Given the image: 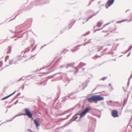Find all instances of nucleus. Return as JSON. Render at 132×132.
Listing matches in <instances>:
<instances>
[{"label":"nucleus","mask_w":132,"mask_h":132,"mask_svg":"<svg viewBox=\"0 0 132 132\" xmlns=\"http://www.w3.org/2000/svg\"><path fill=\"white\" fill-rule=\"evenodd\" d=\"M100 51V49H99V50H98V51Z\"/></svg>","instance_id":"obj_19"},{"label":"nucleus","mask_w":132,"mask_h":132,"mask_svg":"<svg viewBox=\"0 0 132 132\" xmlns=\"http://www.w3.org/2000/svg\"><path fill=\"white\" fill-rule=\"evenodd\" d=\"M102 47H100V49H102Z\"/></svg>","instance_id":"obj_17"},{"label":"nucleus","mask_w":132,"mask_h":132,"mask_svg":"<svg viewBox=\"0 0 132 132\" xmlns=\"http://www.w3.org/2000/svg\"><path fill=\"white\" fill-rule=\"evenodd\" d=\"M124 21V20H122V21H119V22H117V23H121V22H123Z\"/></svg>","instance_id":"obj_16"},{"label":"nucleus","mask_w":132,"mask_h":132,"mask_svg":"<svg viewBox=\"0 0 132 132\" xmlns=\"http://www.w3.org/2000/svg\"><path fill=\"white\" fill-rule=\"evenodd\" d=\"M114 0H108L105 5L106 8H108L112 5L114 3Z\"/></svg>","instance_id":"obj_3"},{"label":"nucleus","mask_w":132,"mask_h":132,"mask_svg":"<svg viewBox=\"0 0 132 132\" xmlns=\"http://www.w3.org/2000/svg\"><path fill=\"white\" fill-rule=\"evenodd\" d=\"M106 25H107L106 24V25L102 27V28L101 29H98L96 30H95V32L97 31L101 30H102L103 29H105V30L104 31H103L104 32H107L108 31V30L109 28L108 27H106Z\"/></svg>","instance_id":"obj_7"},{"label":"nucleus","mask_w":132,"mask_h":132,"mask_svg":"<svg viewBox=\"0 0 132 132\" xmlns=\"http://www.w3.org/2000/svg\"><path fill=\"white\" fill-rule=\"evenodd\" d=\"M3 64V62H0V67H1Z\"/></svg>","instance_id":"obj_14"},{"label":"nucleus","mask_w":132,"mask_h":132,"mask_svg":"<svg viewBox=\"0 0 132 132\" xmlns=\"http://www.w3.org/2000/svg\"><path fill=\"white\" fill-rule=\"evenodd\" d=\"M89 109L88 108H86L83 112L80 114V118L82 117L84 115H85L86 113L89 111Z\"/></svg>","instance_id":"obj_5"},{"label":"nucleus","mask_w":132,"mask_h":132,"mask_svg":"<svg viewBox=\"0 0 132 132\" xmlns=\"http://www.w3.org/2000/svg\"><path fill=\"white\" fill-rule=\"evenodd\" d=\"M116 30V29H115L114 30V31Z\"/></svg>","instance_id":"obj_20"},{"label":"nucleus","mask_w":132,"mask_h":132,"mask_svg":"<svg viewBox=\"0 0 132 132\" xmlns=\"http://www.w3.org/2000/svg\"><path fill=\"white\" fill-rule=\"evenodd\" d=\"M34 121L35 124L37 128L38 126H39V123L38 121L36 119H35L34 120Z\"/></svg>","instance_id":"obj_9"},{"label":"nucleus","mask_w":132,"mask_h":132,"mask_svg":"<svg viewBox=\"0 0 132 132\" xmlns=\"http://www.w3.org/2000/svg\"><path fill=\"white\" fill-rule=\"evenodd\" d=\"M112 115L113 117H118V112L117 110H113L112 112Z\"/></svg>","instance_id":"obj_4"},{"label":"nucleus","mask_w":132,"mask_h":132,"mask_svg":"<svg viewBox=\"0 0 132 132\" xmlns=\"http://www.w3.org/2000/svg\"><path fill=\"white\" fill-rule=\"evenodd\" d=\"M11 48H9V50L7 52V54H9V53H10L11 52Z\"/></svg>","instance_id":"obj_12"},{"label":"nucleus","mask_w":132,"mask_h":132,"mask_svg":"<svg viewBox=\"0 0 132 132\" xmlns=\"http://www.w3.org/2000/svg\"><path fill=\"white\" fill-rule=\"evenodd\" d=\"M78 117L77 116H74L72 118V120L73 121L76 120L78 118Z\"/></svg>","instance_id":"obj_11"},{"label":"nucleus","mask_w":132,"mask_h":132,"mask_svg":"<svg viewBox=\"0 0 132 132\" xmlns=\"http://www.w3.org/2000/svg\"><path fill=\"white\" fill-rule=\"evenodd\" d=\"M106 77H104L102 78V80H104L105 79H106Z\"/></svg>","instance_id":"obj_15"},{"label":"nucleus","mask_w":132,"mask_h":132,"mask_svg":"<svg viewBox=\"0 0 132 132\" xmlns=\"http://www.w3.org/2000/svg\"><path fill=\"white\" fill-rule=\"evenodd\" d=\"M16 92V91H15L14 92H13V93L11 94L6 96L4 98H2L1 100H4L7 98H8L9 97L11 96L14 94Z\"/></svg>","instance_id":"obj_8"},{"label":"nucleus","mask_w":132,"mask_h":132,"mask_svg":"<svg viewBox=\"0 0 132 132\" xmlns=\"http://www.w3.org/2000/svg\"><path fill=\"white\" fill-rule=\"evenodd\" d=\"M9 56H6L5 58V61H6L9 58Z\"/></svg>","instance_id":"obj_13"},{"label":"nucleus","mask_w":132,"mask_h":132,"mask_svg":"<svg viewBox=\"0 0 132 132\" xmlns=\"http://www.w3.org/2000/svg\"><path fill=\"white\" fill-rule=\"evenodd\" d=\"M104 99L103 97L100 95H94L87 98V100L89 102H94L96 103L97 101L102 100Z\"/></svg>","instance_id":"obj_1"},{"label":"nucleus","mask_w":132,"mask_h":132,"mask_svg":"<svg viewBox=\"0 0 132 132\" xmlns=\"http://www.w3.org/2000/svg\"><path fill=\"white\" fill-rule=\"evenodd\" d=\"M26 114H23L24 115H27L28 117L31 118L32 117V114L31 113L30 111L28 109H24Z\"/></svg>","instance_id":"obj_2"},{"label":"nucleus","mask_w":132,"mask_h":132,"mask_svg":"<svg viewBox=\"0 0 132 132\" xmlns=\"http://www.w3.org/2000/svg\"><path fill=\"white\" fill-rule=\"evenodd\" d=\"M89 109L88 108H86L83 112L80 114V118L82 117L84 115H85L86 113L89 111Z\"/></svg>","instance_id":"obj_6"},{"label":"nucleus","mask_w":132,"mask_h":132,"mask_svg":"<svg viewBox=\"0 0 132 132\" xmlns=\"http://www.w3.org/2000/svg\"><path fill=\"white\" fill-rule=\"evenodd\" d=\"M78 47V46H77V47H76V49L75 50L77 49V48Z\"/></svg>","instance_id":"obj_18"},{"label":"nucleus","mask_w":132,"mask_h":132,"mask_svg":"<svg viewBox=\"0 0 132 132\" xmlns=\"http://www.w3.org/2000/svg\"><path fill=\"white\" fill-rule=\"evenodd\" d=\"M102 24V23L101 22H98L97 23L96 26L97 27H101Z\"/></svg>","instance_id":"obj_10"}]
</instances>
